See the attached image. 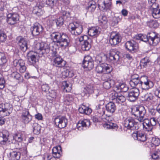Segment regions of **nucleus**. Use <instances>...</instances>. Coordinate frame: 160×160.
<instances>
[{
  "instance_id": "nucleus-17",
  "label": "nucleus",
  "mask_w": 160,
  "mask_h": 160,
  "mask_svg": "<svg viewBox=\"0 0 160 160\" xmlns=\"http://www.w3.org/2000/svg\"><path fill=\"white\" fill-rule=\"evenodd\" d=\"M82 66L84 68H88L89 70L92 69L94 66L92 58L89 56H85L82 62Z\"/></svg>"
},
{
  "instance_id": "nucleus-45",
  "label": "nucleus",
  "mask_w": 160,
  "mask_h": 160,
  "mask_svg": "<svg viewBox=\"0 0 160 160\" xmlns=\"http://www.w3.org/2000/svg\"><path fill=\"white\" fill-rule=\"evenodd\" d=\"M150 63V60L148 58L146 57L143 59H142L140 62V65L144 67H146Z\"/></svg>"
},
{
  "instance_id": "nucleus-51",
  "label": "nucleus",
  "mask_w": 160,
  "mask_h": 160,
  "mask_svg": "<svg viewBox=\"0 0 160 160\" xmlns=\"http://www.w3.org/2000/svg\"><path fill=\"white\" fill-rule=\"evenodd\" d=\"M7 37L6 35L4 32L0 30V43L4 42L6 40Z\"/></svg>"
},
{
  "instance_id": "nucleus-32",
  "label": "nucleus",
  "mask_w": 160,
  "mask_h": 160,
  "mask_svg": "<svg viewBox=\"0 0 160 160\" xmlns=\"http://www.w3.org/2000/svg\"><path fill=\"white\" fill-rule=\"evenodd\" d=\"M106 78L107 80L103 83V86L104 88L108 89L111 87L114 84V81L112 79L109 78V77L108 76Z\"/></svg>"
},
{
  "instance_id": "nucleus-27",
  "label": "nucleus",
  "mask_w": 160,
  "mask_h": 160,
  "mask_svg": "<svg viewBox=\"0 0 160 160\" xmlns=\"http://www.w3.org/2000/svg\"><path fill=\"white\" fill-rule=\"evenodd\" d=\"M54 59V65L58 67H62L65 66L66 62L63 60L60 56L56 55Z\"/></svg>"
},
{
  "instance_id": "nucleus-40",
  "label": "nucleus",
  "mask_w": 160,
  "mask_h": 160,
  "mask_svg": "<svg viewBox=\"0 0 160 160\" xmlns=\"http://www.w3.org/2000/svg\"><path fill=\"white\" fill-rule=\"evenodd\" d=\"M73 100V96L70 94H66L65 95L63 101L65 104L69 105L71 103Z\"/></svg>"
},
{
  "instance_id": "nucleus-25",
  "label": "nucleus",
  "mask_w": 160,
  "mask_h": 160,
  "mask_svg": "<svg viewBox=\"0 0 160 160\" xmlns=\"http://www.w3.org/2000/svg\"><path fill=\"white\" fill-rule=\"evenodd\" d=\"M21 118L22 121L25 124L28 123L32 119V116L30 114L28 111L27 110L23 111Z\"/></svg>"
},
{
  "instance_id": "nucleus-60",
  "label": "nucleus",
  "mask_w": 160,
  "mask_h": 160,
  "mask_svg": "<svg viewBox=\"0 0 160 160\" xmlns=\"http://www.w3.org/2000/svg\"><path fill=\"white\" fill-rule=\"evenodd\" d=\"M118 94L115 92H112L110 95V97L112 100L116 101Z\"/></svg>"
},
{
  "instance_id": "nucleus-1",
  "label": "nucleus",
  "mask_w": 160,
  "mask_h": 160,
  "mask_svg": "<svg viewBox=\"0 0 160 160\" xmlns=\"http://www.w3.org/2000/svg\"><path fill=\"white\" fill-rule=\"evenodd\" d=\"M50 36L52 39L55 40L58 46L65 48L69 45L70 40L65 34L54 32L52 33Z\"/></svg>"
},
{
  "instance_id": "nucleus-49",
  "label": "nucleus",
  "mask_w": 160,
  "mask_h": 160,
  "mask_svg": "<svg viewBox=\"0 0 160 160\" xmlns=\"http://www.w3.org/2000/svg\"><path fill=\"white\" fill-rule=\"evenodd\" d=\"M104 56L102 54H100L97 55L95 58V61L97 63L99 64L102 63V62L103 61V58Z\"/></svg>"
},
{
  "instance_id": "nucleus-12",
  "label": "nucleus",
  "mask_w": 160,
  "mask_h": 160,
  "mask_svg": "<svg viewBox=\"0 0 160 160\" xmlns=\"http://www.w3.org/2000/svg\"><path fill=\"white\" fill-rule=\"evenodd\" d=\"M54 122L56 126L58 128H62L66 126L68 120L65 117L58 116L55 118Z\"/></svg>"
},
{
  "instance_id": "nucleus-29",
  "label": "nucleus",
  "mask_w": 160,
  "mask_h": 160,
  "mask_svg": "<svg viewBox=\"0 0 160 160\" xmlns=\"http://www.w3.org/2000/svg\"><path fill=\"white\" fill-rule=\"evenodd\" d=\"M33 51L29 52L27 55L28 59L31 65H34L38 61V59L36 58V56L33 54Z\"/></svg>"
},
{
  "instance_id": "nucleus-41",
  "label": "nucleus",
  "mask_w": 160,
  "mask_h": 160,
  "mask_svg": "<svg viewBox=\"0 0 160 160\" xmlns=\"http://www.w3.org/2000/svg\"><path fill=\"white\" fill-rule=\"evenodd\" d=\"M116 90H118V92H126L128 89V86L125 83H121L117 86L116 87Z\"/></svg>"
},
{
  "instance_id": "nucleus-26",
  "label": "nucleus",
  "mask_w": 160,
  "mask_h": 160,
  "mask_svg": "<svg viewBox=\"0 0 160 160\" xmlns=\"http://www.w3.org/2000/svg\"><path fill=\"white\" fill-rule=\"evenodd\" d=\"M18 44L20 49L23 52L26 51L28 48L27 41L25 38L22 37H18Z\"/></svg>"
},
{
  "instance_id": "nucleus-55",
  "label": "nucleus",
  "mask_w": 160,
  "mask_h": 160,
  "mask_svg": "<svg viewBox=\"0 0 160 160\" xmlns=\"http://www.w3.org/2000/svg\"><path fill=\"white\" fill-rule=\"evenodd\" d=\"M152 158L154 159H157L160 158V150L155 151L152 155Z\"/></svg>"
},
{
  "instance_id": "nucleus-61",
  "label": "nucleus",
  "mask_w": 160,
  "mask_h": 160,
  "mask_svg": "<svg viewBox=\"0 0 160 160\" xmlns=\"http://www.w3.org/2000/svg\"><path fill=\"white\" fill-rule=\"evenodd\" d=\"M107 18L105 16H102V18L99 20L100 23L104 25L107 23Z\"/></svg>"
},
{
  "instance_id": "nucleus-20",
  "label": "nucleus",
  "mask_w": 160,
  "mask_h": 160,
  "mask_svg": "<svg viewBox=\"0 0 160 160\" xmlns=\"http://www.w3.org/2000/svg\"><path fill=\"white\" fill-rule=\"evenodd\" d=\"M42 30V27L38 23H35L31 28L32 34L35 36L39 35Z\"/></svg>"
},
{
  "instance_id": "nucleus-44",
  "label": "nucleus",
  "mask_w": 160,
  "mask_h": 160,
  "mask_svg": "<svg viewBox=\"0 0 160 160\" xmlns=\"http://www.w3.org/2000/svg\"><path fill=\"white\" fill-rule=\"evenodd\" d=\"M62 88L66 92H69L71 90V85L67 83V81H65L63 82Z\"/></svg>"
},
{
  "instance_id": "nucleus-23",
  "label": "nucleus",
  "mask_w": 160,
  "mask_h": 160,
  "mask_svg": "<svg viewBox=\"0 0 160 160\" xmlns=\"http://www.w3.org/2000/svg\"><path fill=\"white\" fill-rule=\"evenodd\" d=\"M58 0H40L39 5L42 7L46 6L52 8L55 5Z\"/></svg>"
},
{
  "instance_id": "nucleus-35",
  "label": "nucleus",
  "mask_w": 160,
  "mask_h": 160,
  "mask_svg": "<svg viewBox=\"0 0 160 160\" xmlns=\"http://www.w3.org/2000/svg\"><path fill=\"white\" fill-rule=\"evenodd\" d=\"M143 127L144 130L148 132L151 131L152 129V126L149 121V119L144 118V120L142 122Z\"/></svg>"
},
{
  "instance_id": "nucleus-18",
  "label": "nucleus",
  "mask_w": 160,
  "mask_h": 160,
  "mask_svg": "<svg viewBox=\"0 0 160 160\" xmlns=\"http://www.w3.org/2000/svg\"><path fill=\"white\" fill-rule=\"evenodd\" d=\"M19 15L15 13H10L7 15V22L10 25H13L19 20Z\"/></svg>"
},
{
  "instance_id": "nucleus-39",
  "label": "nucleus",
  "mask_w": 160,
  "mask_h": 160,
  "mask_svg": "<svg viewBox=\"0 0 160 160\" xmlns=\"http://www.w3.org/2000/svg\"><path fill=\"white\" fill-rule=\"evenodd\" d=\"M9 155L10 160H19L20 158V153L17 152H11Z\"/></svg>"
},
{
  "instance_id": "nucleus-9",
  "label": "nucleus",
  "mask_w": 160,
  "mask_h": 160,
  "mask_svg": "<svg viewBox=\"0 0 160 160\" xmlns=\"http://www.w3.org/2000/svg\"><path fill=\"white\" fill-rule=\"evenodd\" d=\"M12 110V106L9 103L0 104V114L3 117L9 116Z\"/></svg>"
},
{
  "instance_id": "nucleus-15",
  "label": "nucleus",
  "mask_w": 160,
  "mask_h": 160,
  "mask_svg": "<svg viewBox=\"0 0 160 160\" xmlns=\"http://www.w3.org/2000/svg\"><path fill=\"white\" fill-rule=\"evenodd\" d=\"M102 121L105 122L103 127L107 129L113 128L115 127V124L111 122L112 118L110 116H107L105 115L102 118Z\"/></svg>"
},
{
  "instance_id": "nucleus-30",
  "label": "nucleus",
  "mask_w": 160,
  "mask_h": 160,
  "mask_svg": "<svg viewBox=\"0 0 160 160\" xmlns=\"http://www.w3.org/2000/svg\"><path fill=\"white\" fill-rule=\"evenodd\" d=\"M52 151V155L54 158H59L62 154L61 147L60 146L54 147Z\"/></svg>"
},
{
  "instance_id": "nucleus-59",
  "label": "nucleus",
  "mask_w": 160,
  "mask_h": 160,
  "mask_svg": "<svg viewBox=\"0 0 160 160\" xmlns=\"http://www.w3.org/2000/svg\"><path fill=\"white\" fill-rule=\"evenodd\" d=\"M62 75L65 77H71L72 76V72H70L68 70H66L62 72Z\"/></svg>"
},
{
  "instance_id": "nucleus-36",
  "label": "nucleus",
  "mask_w": 160,
  "mask_h": 160,
  "mask_svg": "<svg viewBox=\"0 0 160 160\" xmlns=\"http://www.w3.org/2000/svg\"><path fill=\"white\" fill-rule=\"evenodd\" d=\"M8 132L5 131L0 133V143L5 144L8 140Z\"/></svg>"
},
{
  "instance_id": "nucleus-57",
  "label": "nucleus",
  "mask_w": 160,
  "mask_h": 160,
  "mask_svg": "<svg viewBox=\"0 0 160 160\" xmlns=\"http://www.w3.org/2000/svg\"><path fill=\"white\" fill-rule=\"evenodd\" d=\"M157 117H155L152 118L150 120L149 119L150 125L152 126V128H153V127L155 126L158 122V121L157 120Z\"/></svg>"
},
{
  "instance_id": "nucleus-22",
  "label": "nucleus",
  "mask_w": 160,
  "mask_h": 160,
  "mask_svg": "<svg viewBox=\"0 0 160 160\" xmlns=\"http://www.w3.org/2000/svg\"><path fill=\"white\" fill-rule=\"evenodd\" d=\"M90 125L89 120L88 119H85L83 120L79 121L77 124V127L79 130H85Z\"/></svg>"
},
{
  "instance_id": "nucleus-54",
  "label": "nucleus",
  "mask_w": 160,
  "mask_h": 160,
  "mask_svg": "<svg viewBox=\"0 0 160 160\" xmlns=\"http://www.w3.org/2000/svg\"><path fill=\"white\" fill-rule=\"evenodd\" d=\"M64 19L62 17H61L54 21L56 23L57 26H60L63 24Z\"/></svg>"
},
{
  "instance_id": "nucleus-56",
  "label": "nucleus",
  "mask_w": 160,
  "mask_h": 160,
  "mask_svg": "<svg viewBox=\"0 0 160 160\" xmlns=\"http://www.w3.org/2000/svg\"><path fill=\"white\" fill-rule=\"evenodd\" d=\"M151 143L155 146H158L160 143V140L158 138H153L152 139Z\"/></svg>"
},
{
  "instance_id": "nucleus-7",
  "label": "nucleus",
  "mask_w": 160,
  "mask_h": 160,
  "mask_svg": "<svg viewBox=\"0 0 160 160\" xmlns=\"http://www.w3.org/2000/svg\"><path fill=\"white\" fill-rule=\"evenodd\" d=\"M77 40H78L80 42H84L81 46L82 50L88 51L90 48V43L92 42V40L87 35H83L78 37L77 38Z\"/></svg>"
},
{
  "instance_id": "nucleus-37",
  "label": "nucleus",
  "mask_w": 160,
  "mask_h": 160,
  "mask_svg": "<svg viewBox=\"0 0 160 160\" xmlns=\"http://www.w3.org/2000/svg\"><path fill=\"white\" fill-rule=\"evenodd\" d=\"M135 42L134 41H128L126 42L125 44L126 48L131 52L135 49Z\"/></svg>"
},
{
  "instance_id": "nucleus-28",
  "label": "nucleus",
  "mask_w": 160,
  "mask_h": 160,
  "mask_svg": "<svg viewBox=\"0 0 160 160\" xmlns=\"http://www.w3.org/2000/svg\"><path fill=\"white\" fill-rule=\"evenodd\" d=\"M119 52L116 49H112L110 51L109 59L111 61L118 60L119 58Z\"/></svg>"
},
{
  "instance_id": "nucleus-5",
  "label": "nucleus",
  "mask_w": 160,
  "mask_h": 160,
  "mask_svg": "<svg viewBox=\"0 0 160 160\" xmlns=\"http://www.w3.org/2000/svg\"><path fill=\"white\" fill-rule=\"evenodd\" d=\"M132 115H134L137 120L140 122H143L144 120L146 110L144 107L140 106L133 109L131 112Z\"/></svg>"
},
{
  "instance_id": "nucleus-2",
  "label": "nucleus",
  "mask_w": 160,
  "mask_h": 160,
  "mask_svg": "<svg viewBox=\"0 0 160 160\" xmlns=\"http://www.w3.org/2000/svg\"><path fill=\"white\" fill-rule=\"evenodd\" d=\"M137 38L144 42L148 41L150 44L153 46L157 45L160 41V39L158 35L154 32H151L149 35H148L139 34Z\"/></svg>"
},
{
  "instance_id": "nucleus-34",
  "label": "nucleus",
  "mask_w": 160,
  "mask_h": 160,
  "mask_svg": "<svg viewBox=\"0 0 160 160\" xmlns=\"http://www.w3.org/2000/svg\"><path fill=\"white\" fill-rule=\"evenodd\" d=\"M106 108L108 112L112 113L115 111L116 107L114 103L110 102L106 105Z\"/></svg>"
},
{
  "instance_id": "nucleus-13",
  "label": "nucleus",
  "mask_w": 160,
  "mask_h": 160,
  "mask_svg": "<svg viewBox=\"0 0 160 160\" xmlns=\"http://www.w3.org/2000/svg\"><path fill=\"white\" fill-rule=\"evenodd\" d=\"M139 94L138 89L134 88L130 89L128 95V100L130 102H134L138 98Z\"/></svg>"
},
{
  "instance_id": "nucleus-24",
  "label": "nucleus",
  "mask_w": 160,
  "mask_h": 160,
  "mask_svg": "<svg viewBox=\"0 0 160 160\" xmlns=\"http://www.w3.org/2000/svg\"><path fill=\"white\" fill-rule=\"evenodd\" d=\"M150 10L152 16L155 19L160 18V9L159 8L158 4H154L151 6Z\"/></svg>"
},
{
  "instance_id": "nucleus-3",
  "label": "nucleus",
  "mask_w": 160,
  "mask_h": 160,
  "mask_svg": "<svg viewBox=\"0 0 160 160\" xmlns=\"http://www.w3.org/2000/svg\"><path fill=\"white\" fill-rule=\"evenodd\" d=\"M112 71L111 66L106 63H102L97 65L96 67V71L98 73L103 74L102 79L104 77H109V74Z\"/></svg>"
},
{
  "instance_id": "nucleus-58",
  "label": "nucleus",
  "mask_w": 160,
  "mask_h": 160,
  "mask_svg": "<svg viewBox=\"0 0 160 160\" xmlns=\"http://www.w3.org/2000/svg\"><path fill=\"white\" fill-rule=\"evenodd\" d=\"M11 77L14 79L18 80L21 77V75L15 71L11 74Z\"/></svg>"
},
{
  "instance_id": "nucleus-43",
  "label": "nucleus",
  "mask_w": 160,
  "mask_h": 160,
  "mask_svg": "<svg viewBox=\"0 0 160 160\" xmlns=\"http://www.w3.org/2000/svg\"><path fill=\"white\" fill-rule=\"evenodd\" d=\"M33 133L36 134L39 133L41 130L40 126L37 123H34L32 126Z\"/></svg>"
},
{
  "instance_id": "nucleus-52",
  "label": "nucleus",
  "mask_w": 160,
  "mask_h": 160,
  "mask_svg": "<svg viewBox=\"0 0 160 160\" xmlns=\"http://www.w3.org/2000/svg\"><path fill=\"white\" fill-rule=\"evenodd\" d=\"M126 98L124 96L118 94L116 101L117 102L120 103L124 102Z\"/></svg>"
},
{
  "instance_id": "nucleus-14",
  "label": "nucleus",
  "mask_w": 160,
  "mask_h": 160,
  "mask_svg": "<svg viewBox=\"0 0 160 160\" xmlns=\"http://www.w3.org/2000/svg\"><path fill=\"white\" fill-rule=\"evenodd\" d=\"M121 40V37L119 34L115 32L111 33L109 42L112 45H116L120 42Z\"/></svg>"
},
{
  "instance_id": "nucleus-50",
  "label": "nucleus",
  "mask_w": 160,
  "mask_h": 160,
  "mask_svg": "<svg viewBox=\"0 0 160 160\" xmlns=\"http://www.w3.org/2000/svg\"><path fill=\"white\" fill-rule=\"evenodd\" d=\"M142 97L144 98V100L149 101L153 99V96L152 94L150 93H147L143 96H142Z\"/></svg>"
},
{
  "instance_id": "nucleus-42",
  "label": "nucleus",
  "mask_w": 160,
  "mask_h": 160,
  "mask_svg": "<svg viewBox=\"0 0 160 160\" xmlns=\"http://www.w3.org/2000/svg\"><path fill=\"white\" fill-rule=\"evenodd\" d=\"M96 8V5L95 2L92 0L89 2L88 6L86 8L90 12H92L94 11Z\"/></svg>"
},
{
  "instance_id": "nucleus-48",
  "label": "nucleus",
  "mask_w": 160,
  "mask_h": 160,
  "mask_svg": "<svg viewBox=\"0 0 160 160\" xmlns=\"http://www.w3.org/2000/svg\"><path fill=\"white\" fill-rule=\"evenodd\" d=\"M6 62L7 60L5 54L0 52V66L3 65Z\"/></svg>"
},
{
  "instance_id": "nucleus-62",
  "label": "nucleus",
  "mask_w": 160,
  "mask_h": 160,
  "mask_svg": "<svg viewBox=\"0 0 160 160\" xmlns=\"http://www.w3.org/2000/svg\"><path fill=\"white\" fill-rule=\"evenodd\" d=\"M5 80L3 78H0V89H2L5 86Z\"/></svg>"
},
{
  "instance_id": "nucleus-38",
  "label": "nucleus",
  "mask_w": 160,
  "mask_h": 160,
  "mask_svg": "<svg viewBox=\"0 0 160 160\" xmlns=\"http://www.w3.org/2000/svg\"><path fill=\"white\" fill-rule=\"evenodd\" d=\"M102 107V105L99 104L96 107L97 116L99 118H101V119L105 115V110Z\"/></svg>"
},
{
  "instance_id": "nucleus-8",
  "label": "nucleus",
  "mask_w": 160,
  "mask_h": 160,
  "mask_svg": "<svg viewBox=\"0 0 160 160\" xmlns=\"http://www.w3.org/2000/svg\"><path fill=\"white\" fill-rule=\"evenodd\" d=\"M138 122H135L134 119L132 117L127 118L124 121V126L128 129L131 130H138L139 127Z\"/></svg>"
},
{
  "instance_id": "nucleus-6",
  "label": "nucleus",
  "mask_w": 160,
  "mask_h": 160,
  "mask_svg": "<svg viewBox=\"0 0 160 160\" xmlns=\"http://www.w3.org/2000/svg\"><path fill=\"white\" fill-rule=\"evenodd\" d=\"M68 28L71 33L75 35L80 34L82 31V26L77 22L70 24Z\"/></svg>"
},
{
  "instance_id": "nucleus-47",
  "label": "nucleus",
  "mask_w": 160,
  "mask_h": 160,
  "mask_svg": "<svg viewBox=\"0 0 160 160\" xmlns=\"http://www.w3.org/2000/svg\"><path fill=\"white\" fill-rule=\"evenodd\" d=\"M13 138L15 141L21 142L22 140L23 137L21 133L20 132H18L15 134L13 136Z\"/></svg>"
},
{
  "instance_id": "nucleus-11",
  "label": "nucleus",
  "mask_w": 160,
  "mask_h": 160,
  "mask_svg": "<svg viewBox=\"0 0 160 160\" xmlns=\"http://www.w3.org/2000/svg\"><path fill=\"white\" fill-rule=\"evenodd\" d=\"M112 0H98V5L99 9L103 11H106L111 8Z\"/></svg>"
},
{
  "instance_id": "nucleus-4",
  "label": "nucleus",
  "mask_w": 160,
  "mask_h": 160,
  "mask_svg": "<svg viewBox=\"0 0 160 160\" xmlns=\"http://www.w3.org/2000/svg\"><path fill=\"white\" fill-rule=\"evenodd\" d=\"M49 45V43L47 42L38 43L35 46V51L41 55L49 53L50 50Z\"/></svg>"
},
{
  "instance_id": "nucleus-46",
  "label": "nucleus",
  "mask_w": 160,
  "mask_h": 160,
  "mask_svg": "<svg viewBox=\"0 0 160 160\" xmlns=\"http://www.w3.org/2000/svg\"><path fill=\"white\" fill-rule=\"evenodd\" d=\"M141 78L140 79L131 80L129 82L130 85L132 87H135L138 84H140Z\"/></svg>"
},
{
  "instance_id": "nucleus-64",
  "label": "nucleus",
  "mask_w": 160,
  "mask_h": 160,
  "mask_svg": "<svg viewBox=\"0 0 160 160\" xmlns=\"http://www.w3.org/2000/svg\"><path fill=\"white\" fill-rule=\"evenodd\" d=\"M61 13H62L63 18L64 19L66 18L67 17H68L69 16V13L67 12L66 11L62 10Z\"/></svg>"
},
{
  "instance_id": "nucleus-31",
  "label": "nucleus",
  "mask_w": 160,
  "mask_h": 160,
  "mask_svg": "<svg viewBox=\"0 0 160 160\" xmlns=\"http://www.w3.org/2000/svg\"><path fill=\"white\" fill-rule=\"evenodd\" d=\"M88 34L91 36L97 37L100 33V31L98 27H92L88 30Z\"/></svg>"
},
{
  "instance_id": "nucleus-16",
  "label": "nucleus",
  "mask_w": 160,
  "mask_h": 160,
  "mask_svg": "<svg viewBox=\"0 0 160 160\" xmlns=\"http://www.w3.org/2000/svg\"><path fill=\"white\" fill-rule=\"evenodd\" d=\"M13 65L16 67L15 69H19L21 73H23L26 70V67L25 65L24 62L22 59L14 60L13 61Z\"/></svg>"
},
{
  "instance_id": "nucleus-19",
  "label": "nucleus",
  "mask_w": 160,
  "mask_h": 160,
  "mask_svg": "<svg viewBox=\"0 0 160 160\" xmlns=\"http://www.w3.org/2000/svg\"><path fill=\"white\" fill-rule=\"evenodd\" d=\"M95 86V85L92 81L87 82L83 88V92L85 94L92 93L96 91Z\"/></svg>"
},
{
  "instance_id": "nucleus-33",
  "label": "nucleus",
  "mask_w": 160,
  "mask_h": 160,
  "mask_svg": "<svg viewBox=\"0 0 160 160\" xmlns=\"http://www.w3.org/2000/svg\"><path fill=\"white\" fill-rule=\"evenodd\" d=\"M78 111L80 113L85 114L86 115H89L92 112V110L90 108L84 105L81 106L79 108Z\"/></svg>"
},
{
  "instance_id": "nucleus-10",
  "label": "nucleus",
  "mask_w": 160,
  "mask_h": 160,
  "mask_svg": "<svg viewBox=\"0 0 160 160\" xmlns=\"http://www.w3.org/2000/svg\"><path fill=\"white\" fill-rule=\"evenodd\" d=\"M140 85L142 89L148 90L152 87L154 84L152 81L148 79L147 76H143L141 77Z\"/></svg>"
},
{
  "instance_id": "nucleus-63",
  "label": "nucleus",
  "mask_w": 160,
  "mask_h": 160,
  "mask_svg": "<svg viewBox=\"0 0 160 160\" xmlns=\"http://www.w3.org/2000/svg\"><path fill=\"white\" fill-rule=\"evenodd\" d=\"M41 88L42 91L47 92L49 89V87L47 84H43Z\"/></svg>"
},
{
  "instance_id": "nucleus-21",
  "label": "nucleus",
  "mask_w": 160,
  "mask_h": 160,
  "mask_svg": "<svg viewBox=\"0 0 160 160\" xmlns=\"http://www.w3.org/2000/svg\"><path fill=\"white\" fill-rule=\"evenodd\" d=\"M132 137L135 140H137L142 142H144L146 140V135L143 133L140 132H133Z\"/></svg>"
},
{
  "instance_id": "nucleus-53",
  "label": "nucleus",
  "mask_w": 160,
  "mask_h": 160,
  "mask_svg": "<svg viewBox=\"0 0 160 160\" xmlns=\"http://www.w3.org/2000/svg\"><path fill=\"white\" fill-rule=\"evenodd\" d=\"M120 19L118 17H114L112 18L111 23V25L112 26H114L117 25L118 22L120 21Z\"/></svg>"
}]
</instances>
